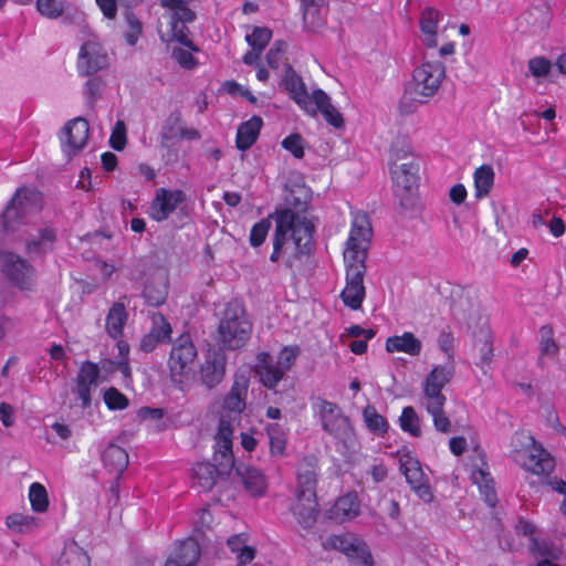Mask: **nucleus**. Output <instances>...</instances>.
I'll use <instances>...</instances> for the list:
<instances>
[{
  "label": "nucleus",
  "mask_w": 566,
  "mask_h": 566,
  "mask_svg": "<svg viewBox=\"0 0 566 566\" xmlns=\"http://www.w3.org/2000/svg\"><path fill=\"white\" fill-rule=\"evenodd\" d=\"M255 369L261 382L269 389H274L285 375L284 370L276 364V360L268 353H260L258 355Z\"/></svg>",
  "instance_id": "27"
},
{
  "label": "nucleus",
  "mask_w": 566,
  "mask_h": 566,
  "mask_svg": "<svg viewBox=\"0 0 566 566\" xmlns=\"http://www.w3.org/2000/svg\"><path fill=\"white\" fill-rule=\"evenodd\" d=\"M359 501L355 493L340 496L332 507V517L338 522H345L359 514Z\"/></svg>",
  "instance_id": "36"
},
{
  "label": "nucleus",
  "mask_w": 566,
  "mask_h": 566,
  "mask_svg": "<svg viewBox=\"0 0 566 566\" xmlns=\"http://www.w3.org/2000/svg\"><path fill=\"white\" fill-rule=\"evenodd\" d=\"M272 36V31L264 27H256L252 33L247 34L245 40L249 45L258 51H263Z\"/></svg>",
  "instance_id": "55"
},
{
  "label": "nucleus",
  "mask_w": 566,
  "mask_h": 566,
  "mask_svg": "<svg viewBox=\"0 0 566 566\" xmlns=\"http://www.w3.org/2000/svg\"><path fill=\"white\" fill-rule=\"evenodd\" d=\"M271 228V222L268 219H262L260 222L255 223L250 233V243L253 247L261 245Z\"/></svg>",
  "instance_id": "61"
},
{
  "label": "nucleus",
  "mask_w": 566,
  "mask_h": 566,
  "mask_svg": "<svg viewBox=\"0 0 566 566\" xmlns=\"http://www.w3.org/2000/svg\"><path fill=\"white\" fill-rule=\"evenodd\" d=\"M251 323L238 302L228 303L218 327V340L222 347L238 349L251 335Z\"/></svg>",
  "instance_id": "6"
},
{
  "label": "nucleus",
  "mask_w": 566,
  "mask_h": 566,
  "mask_svg": "<svg viewBox=\"0 0 566 566\" xmlns=\"http://www.w3.org/2000/svg\"><path fill=\"white\" fill-rule=\"evenodd\" d=\"M298 355L300 348L297 346H285L279 353L276 364L286 373L291 369Z\"/></svg>",
  "instance_id": "60"
},
{
  "label": "nucleus",
  "mask_w": 566,
  "mask_h": 566,
  "mask_svg": "<svg viewBox=\"0 0 566 566\" xmlns=\"http://www.w3.org/2000/svg\"><path fill=\"white\" fill-rule=\"evenodd\" d=\"M199 556V544L189 538L176 545L164 566H193Z\"/></svg>",
  "instance_id": "29"
},
{
  "label": "nucleus",
  "mask_w": 566,
  "mask_h": 566,
  "mask_svg": "<svg viewBox=\"0 0 566 566\" xmlns=\"http://www.w3.org/2000/svg\"><path fill=\"white\" fill-rule=\"evenodd\" d=\"M522 469L536 475L548 474L554 469V460L551 454L536 441L524 454L523 462H515Z\"/></svg>",
  "instance_id": "23"
},
{
  "label": "nucleus",
  "mask_w": 566,
  "mask_h": 566,
  "mask_svg": "<svg viewBox=\"0 0 566 566\" xmlns=\"http://www.w3.org/2000/svg\"><path fill=\"white\" fill-rule=\"evenodd\" d=\"M346 285L340 293L344 304L350 310H359L365 298L364 276L366 265L363 263L345 262Z\"/></svg>",
  "instance_id": "13"
},
{
  "label": "nucleus",
  "mask_w": 566,
  "mask_h": 566,
  "mask_svg": "<svg viewBox=\"0 0 566 566\" xmlns=\"http://www.w3.org/2000/svg\"><path fill=\"white\" fill-rule=\"evenodd\" d=\"M7 526L18 533H31L40 526L39 518L23 513H13L6 518Z\"/></svg>",
  "instance_id": "44"
},
{
  "label": "nucleus",
  "mask_w": 566,
  "mask_h": 566,
  "mask_svg": "<svg viewBox=\"0 0 566 566\" xmlns=\"http://www.w3.org/2000/svg\"><path fill=\"white\" fill-rule=\"evenodd\" d=\"M317 408L322 427L326 432L343 441L350 440L353 428L336 403L319 399Z\"/></svg>",
  "instance_id": "12"
},
{
  "label": "nucleus",
  "mask_w": 566,
  "mask_h": 566,
  "mask_svg": "<svg viewBox=\"0 0 566 566\" xmlns=\"http://www.w3.org/2000/svg\"><path fill=\"white\" fill-rule=\"evenodd\" d=\"M101 368L97 364L83 361L71 391L74 396L72 405L81 409H87L92 405V397L99 384Z\"/></svg>",
  "instance_id": "11"
},
{
  "label": "nucleus",
  "mask_w": 566,
  "mask_h": 566,
  "mask_svg": "<svg viewBox=\"0 0 566 566\" xmlns=\"http://www.w3.org/2000/svg\"><path fill=\"white\" fill-rule=\"evenodd\" d=\"M227 359L220 350H210L205 361L200 365L199 378L200 381L208 388H213L219 385L226 374Z\"/></svg>",
  "instance_id": "20"
},
{
  "label": "nucleus",
  "mask_w": 566,
  "mask_h": 566,
  "mask_svg": "<svg viewBox=\"0 0 566 566\" xmlns=\"http://www.w3.org/2000/svg\"><path fill=\"white\" fill-rule=\"evenodd\" d=\"M38 11L48 19H57L65 9V2L62 0H38Z\"/></svg>",
  "instance_id": "54"
},
{
  "label": "nucleus",
  "mask_w": 566,
  "mask_h": 566,
  "mask_svg": "<svg viewBox=\"0 0 566 566\" xmlns=\"http://www.w3.org/2000/svg\"><path fill=\"white\" fill-rule=\"evenodd\" d=\"M311 199L312 191L303 182L286 185L285 206L271 214L275 220L272 262L286 256V266H292L294 259L308 252L314 232V224L306 212Z\"/></svg>",
  "instance_id": "1"
},
{
  "label": "nucleus",
  "mask_w": 566,
  "mask_h": 566,
  "mask_svg": "<svg viewBox=\"0 0 566 566\" xmlns=\"http://www.w3.org/2000/svg\"><path fill=\"white\" fill-rule=\"evenodd\" d=\"M233 427L229 419L221 417L216 433L214 461L219 463V472L229 474L234 467L232 453Z\"/></svg>",
  "instance_id": "15"
},
{
  "label": "nucleus",
  "mask_w": 566,
  "mask_h": 566,
  "mask_svg": "<svg viewBox=\"0 0 566 566\" xmlns=\"http://www.w3.org/2000/svg\"><path fill=\"white\" fill-rule=\"evenodd\" d=\"M535 441L534 437L524 430L516 431L510 443V458L514 462H523L524 454L530 451L532 443Z\"/></svg>",
  "instance_id": "42"
},
{
  "label": "nucleus",
  "mask_w": 566,
  "mask_h": 566,
  "mask_svg": "<svg viewBox=\"0 0 566 566\" xmlns=\"http://www.w3.org/2000/svg\"><path fill=\"white\" fill-rule=\"evenodd\" d=\"M446 402L447 397L442 390L422 384L421 406L432 417L436 430L442 433H449L452 429L451 421L443 409Z\"/></svg>",
  "instance_id": "14"
},
{
  "label": "nucleus",
  "mask_w": 566,
  "mask_h": 566,
  "mask_svg": "<svg viewBox=\"0 0 566 566\" xmlns=\"http://www.w3.org/2000/svg\"><path fill=\"white\" fill-rule=\"evenodd\" d=\"M522 469L536 475L548 474L554 469V460L551 454L536 441L524 454L523 462H515Z\"/></svg>",
  "instance_id": "22"
},
{
  "label": "nucleus",
  "mask_w": 566,
  "mask_h": 566,
  "mask_svg": "<svg viewBox=\"0 0 566 566\" xmlns=\"http://www.w3.org/2000/svg\"><path fill=\"white\" fill-rule=\"evenodd\" d=\"M287 45L282 41H276L273 43L272 48L266 53V62L270 67L277 69L280 66L281 60L286 52Z\"/></svg>",
  "instance_id": "62"
},
{
  "label": "nucleus",
  "mask_w": 566,
  "mask_h": 566,
  "mask_svg": "<svg viewBox=\"0 0 566 566\" xmlns=\"http://www.w3.org/2000/svg\"><path fill=\"white\" fill-rule=\"evenodd\" d=\"M1 272L7 281L21 291H33L35 269L25 259L12 252L0 253Z\"/></svg>",
  "instance_id": "9"
},
{
  "label": "nucleus",
  "mask_w": 566,
  "mask_h": 566,
  "mask_svg": "<svg viewBox=\"0 0 566 566\" xmlns=\"http://www.w3.org/2000/svg\"><path fill=\"white\" fill-rule=\"evenodd\" d=\"M127 31L125 33L126 42L129 45H135L143 32V24L140 20L132 12H128L125 18Z\"/></svg>",
  "instance_id": "56"
},
{
  "label": "nucleus",
  "mask_w": 566,
  "mask_h": 566,
  "mask_svg": "<svg viewBox=\"0 0 566 566\" xmlns=\"http://www.w3.org/2000/svg\"><path fill=\"white\" fill-rule=\"evenodd\" d=\"M266 432L272 455H284L286 448V433L279 424H269Z\"/></svg>",
  "instance_id": "48"
},
{
  "label": "nucleus",
  "mask_w": 566,
  "mask_h": 566,
  "mask_svg": "<svg viewBox=\"0 0 566 566\" xmlns=\"http://www.w3.org/2000/svg\"><path fill=\"white\" fill-rule=\"evenodd\" d=\"M334 548L340 551L356 566H374L368 545L353 535L334 536L331 538Z\"/></svg>",
  "instance_id": "16"
},
{
  "label": "nucleus",
  "mask_w": 566,
  "mask_h": 566,
  "mask_svg": "<svg viewBox=\"0 0 566 566\" xmlns=\"http://www.w3.org/2000/svg\"><path fill=\"white\" fill-rule=\"evenodd\" d=\"M167 290L164 282H154L147 284L144 289V296L151 306H159L166 300Z\"/></svg>",
  "instance_id": "52"
},
{
  "label": "nucleus",
  "mask_w": 566,
  "mask_h": 566,
  "mask_svg": "<svg viewBox=\"0 0 566 566\" xmlns=\"http://www.w3.org/2000/svg\"><path fill=\"white\" fill-rule=\"evenodd\" d=\"M104 465L117 475L122 474L128 465V453L114 443L107 446L102 455Z\"/></svg>",
  "instance_id": "39"
},
{
  "label": "nucleus",
  "mask_w": 566,
  "mask_h": 566,
  "mask_svg": "<svg viewBox=\"0 0 566 566\" xmlns=\"http://www.w3.org/2000/svg\"><path fill=\"white\" fill-rule=\"evenodd\" d=\"M104 401L112 410H123L128 407L127 397L114 387L105 391Z\"/></svg>",
  "instance_id": "59"
},
{
  "label": "nucleus",
  "mask_w": 566,
  "mask_h": 566,
  "mask_svg": "<svg viewBox=\"0 0 566 566\" xmlns=\"http://www.w3.org/2000/svg\"><path fill=\"white\" fill-rule=\"evenodd\" d=\"M29 500L33 511L38 513H43L48 510V492L42 484L38 482L31 484L29 490Z\"/></svg>",
  "instance_id": "50"
},
{
  "label": "nucleus",
  "mask_w": 566,
  "mask_h": 566,
  "mask_svg": "<svg viewBox=\"0 0 566 566\" xmlns=\"http://www.w3.org/2000/svg\"><path fill=\"white\" fill-rule=\"evenodd\" d=\"M528 547L532 553L543 558L557 559L559 556L558 549L545 541H538L536 537L531 538Z\"/></svg>",
  "instance_id": "57"
},
{
  "label": "nucleus",
  "mask_w": 566,
  "mask_h": 566,
  "mask_svg": "<svg viewBox=\"0 0 566 566\" xmlns=\"http://www.w3.org/2000/svg\"><path fill=\"white\" fill-rule=\"evenodd\" d=\"M90 126L82 117L70 120L63 128L62 149L70 157L77 154L87 143Z\"/></svg>",
  "instance_id": "17"
},
{
  "label": "nucleus",
  "mask_w": 566,
  "mask_h": 566,
  "mask_svg": "<svg viewBox=\"0 0 566 566\" xmlns=\"http://www.w3.org/2000/svg\"><path fill=\"white\" fill-rule=\"evenodd\" d=\"M107 64V55L97 41L88 40L81 46L77 67L82 75L94 74Z\"/></svg>",
  "instance_id": "18"
},
{
  "label": "nucleus",
  "mask_w": 566,
  "mask_h": 566,
  "mask_svg": "<svg viewBox=\"0 0 566 566\" xmlns=\"http://www.w3.org/2000/svg\"><path fill=\"white\" fill-rule=\"evenodd\" d=\"M245 534H237L228 538L227 544L232 553L237 555L238 566L251 563L255 557V549L247 545Z\"/></svg>",
  "instance_id": "41"
},
{
  "label": "nucleus",
  "mask_w": 566,
  "mask_h": 566,
  "mask_svg": "<svg viewBox=\"0 0 566 566\" xmlns=\"http://www.w3.org/2000/svg\"><path fill=\"white\" fill-rule=\"evenodd\" d=\"M283 84L290 96L301 108L313 111V93L311 95L307 93L302 77L290 65H286Z\"/></svg>",
  "instance_id": "25"
},
{
  "label": "nucleus",
  "mask_w": 566,
  "mask_h": 566,
  "mask_svg": "<svg viewBox=\"0 0 566 566\" xmlns=\"http://www.w3.org/2000/svg\"><path fill=\"white\" fill-rule=\"evenodd\" d=\"M237 475L241 479L245 489L253 496H261L266 490L264 475L255 468L239 465L235 468Z\"/></svg>",
  "instance_id": "34"
},
{
  "label": "nucleus",
  "mask_w": 566,
  "mask_h": 566,
  "mask_svg": "<svg viewBox=\"0 0 566 566\" xmlns=\"http://www.w3.org/2000/svg\"><path fill=\"white\" fill-rule=\"evenodd\" d=\"M440 21V12L433 8H426L420 17L421 41L427 48H436L438 44L437 31Z\"/></svg>",
  "instance_id": "33"
},
{
  "label": "nucleus",
  "mask_w": 566,
  "mask_h": 566,
  "mask_svg": "<svg viewBox=\"0 0 566 566\" xmlns=\"http://www.w3.org/2000/svg\"><path fill=\"white\" fill-rule=\"evenodd\" d=\"M282 146L296 158L304 156L303 138L298 134H292L283 139Z\"/></svg>",
  "instance_id": "63"
},
{
  "label": "nucleus",
  "mask_w": 566,
  "mask_h": 566,
  "mask_svg": "<svg viewBox=\"0 0 566 566\" xmlns=\"http://www.w3.org/2000/svg\"><path fill=\"white\" fill-rule=\"evenodd\" d=\"M249 388V378L244 375H235L233 385L224 398V409L241 413L245 408V399Z\"/></svg>",
  "instance_id": "31"
},
{
  "label": "nucleus",
  "mask_w": 566,
  "mask_h": 566,
  "mask_svg": "<svg viewBox=\"0 0 566 566\" xmlns=\"http://www.w3.org/2000/svg\"><path fill=\"white\" fill-rule=\"evenodd\" d=\"M472 480L484 495L485 502L490 506H493L496 502V494L494 492L493 480L490 474L482 469H478L472 472Z\"/></svg>",
  "instance_id": "45"
},
{
  "label": "nucleus",
  "mask_w": 566,
  "mask_h": 566,
  "mask_svg": "<svg viewBox=\"0 0 566 566\" xmlns=\"http://www.w3.org/2000/svg\"><path fill=\"white\" fill-rule=\"evenodd\" d=\"M400 470L403 473L408 484L419 497L428 502L432 499L429 481L423 473L417 459L406 457L400 460Z\"/></svg>",
  "instance_id": "19"
},
{
  "label": "nucleus",
  "mask_w": 566,
  "mask_h": 566,
  "mask_svg": "<svg viewBox=\"0 0 566 566\" xmlns=\"http://www.w3.org/2000/svg\"><path fill=\"white\" fill-rule=\"evenodd\" d=\"M61 566H90V557L78 545L71 544L63 551Z\"/></svg>",
  "instance_id": "47"
},
{
  "label": "nucleus",
  "mask_w": 566,
  "mask_h": 566,
  "mask_svg": "<svg viewBox=\"0 0 566 566\" xmlns=\"http://www.w3.org/2000/svg\"><path fill=\"white\" fill-rule=\"evenodd\" d=\"M167 10L158 20V33L164 42L177 41L185 46L197 51L192 41L188 39L187 23L195 20L196 14L187 6V0H161Z\"/></svg>",
  "instance_id": "3"
},
{
  "label": "nucleus",
  "mask_w": 566,
  "mask_h": 566,
  "mask_svg": "<svg viewBox=\"0 0 566 566\" xmlns=\"http://www.w3.org/2000/svg\"><path fill=\"white\" fill-rule=\"evenodd\" d=\"M452 313L458 322L465 324L469 329L473 331L475 337L474 345L480 352L481 360L488 364L493 356L492 335L488 326V316L482 312L479 304L472 303L469 298L453 304Z\"/></svg>",
  "instance_id": "4"
},
{
  "label": "nucleus",
  "mask_w": 566,
  "mask_h": 566,
  "mask_svg": "<svg viewBox=\"0 0 566 566\" xmlns=\"http://www.w3.org/2000/svg\"><path fill=\"white\" fill-rule=\"evenodd\" d=\"M218 475H224L219 472L218 462H216V465L208 462L197 463L192 469L193 482L205 491L213 488Z\"/></svg>",
  "instance_id": "38"
},
{
  "label": "nucleus",
  "mask_w": 566,
  "mask_h": 566,
  "mask_svg": "<svg viewBox=\"0 0 566 566\" xmlns=\"http://www.w3.org/2000/svg\"><path fill=\"white\" fill-rule=\"evenodd\" d=\"M262 124V118L259 116L242 123L237 132V147L241 150L249 149L258 139Z\"/></svg>",
  "instance_id": "37"
},
{
  "label": "nucleus",
  "mask_w": 566,
  "mask_h": 566,
  "mask_svg": "<svg viewBox=\"0 0 566 566\" xmlns=\"http://www.w3.org/2000/svg\"><path fill=\"white\" fill-rule=\"evenodd\" d=\"M164 343H168L171 338L172 328L170 323L160 313L151 315V328L149 331Z\"/></svg>",
  "instance_id": "51"
},
{
  "label": "nucleus",
  "mask_w": 566,
  "mask_h": 566,
  "mask_svg": "<svg viewBox=\"0 0 566 566\" xmlns=\"http://www.w3.org/2000/svg\"><path fill=\"white\" fill-rule=\"evenodd\" d=\"M399 423L401 429L412 437L418 438L422 433L420 418L416 412L415 408L411 406L405 407L402 409L401 416L399 418Z\"/></svg>",
  "instance_id": "46"
},
{
  "label": "nucleus",
  "mask_w": 566,
  "mask_h": 566,
  "mask_svg": "<svg viewBox=\"0 0 566 566\" xmlns=\"http://www.w3.org/2000/svg\"><path fill=\"white\" fill-rule=\"evenodd\" d=\"M296 497H316V461L312 457L304 458L297 469Z\"/></svg>",
  "instance_id": "26"
},
{
  "label": "nucleus",
  "mask_w": 566,
  "mask_h": 566,
  "mask_svg": "<svg viewBox=\"0 0 566 566\" xmlns=\"http://www.w3.org/2000/svg\"><path fill=\"white\" fill-rule=\"evenodd\" d=\"M313 111H305L312 116L321 112L327 123L335 128H340L344 125L342 114L332 105L328 95L322 90L313 91L312 99Z\"/></svg>",
  "instance_id": "28"
},
{
  "label": "nucleus",
  "mask_w": 566,
  "mask_h": 566,
  "mask_svg": "<svg viewBox=\"0 0 566 566\" xmlns=\"http://www.w3.org/2000/svg\"><path fill=\"white\" fill-rule=\"evenodd\" d=\"M371 237L373 229L367 214L356 212L346 241L344 261L365 264Z\"/></svg>",
  "instance_id": "7"
},
{
  "label": "nucleus",
  "mask_w": 566,
  "mask_h": 566,
  "mask_svg": "<svg viewBox=\"0 0 566 566\" xmlns=\"http://www.w3.org/2000/svg\"><path fill=\"white\" fill-rule=\"evenodd\" d=\"M184 198L185 196L181 190L158 189L151 201L149 216L158 222L166 220L176 210Z\"/></svg>",
  "instance_id": "21"
},
{
  "label": "nucleus",
  "mask_w": 566,
  "mask_h": 566,
  "mask_svg": "<svg viewBox=\"0 0 566 566\" xmlns=\"http://www.w3.org/2000/svg\"><path fill=\"white\" fill-rule=\"evenodd\" d=\"M128 321V312L124 302L112 304L105 318V331L114 340H119L124 335V327Z\"/></svg>",
  "instance_id": "30"
},
{
  "label": "nucleus",
  "mask_w": 566,
  "mask_h": 566,
  "mask_svg": "<svg viewBox=\"0 0 566 566\" xmlns=\"http://www.w3.org/2000/svg\"><path fill=\"white\" fill-rule=\"evenodd\" d=\"M40 209L41 196L38 191L19 189L3 212V226L7 230L15 231L18 224Z\"/></svg>",
  "instance_id": "10"
},
{
  "label": "nucleus",
  "mask_w": 566,
  "mask_h": 566,
  "mask_svg": "<svg viewBox=\"0 0 566 566\" xmlns=\"http://www.w3.org/2000/svg\"><path fill=\"white\" fill-rule=\"evenodd\" d=\"M389 171L400 206L413 207L418 198L419 160L408 144L397 140L391 145Z\"/></svg>",
  "instance_id": "2"
},
{
  "label": "nucleus",
  "mask_w": 566,
  "mask_h": 566,
  "mask_svg": "<svg viewBox=\"0 0 566 566\" xmlns=\"http://www.w3.org/2000/svg\"><path fill=\"white\" fill-rule=\"evenodd\" d=\"M388 353H405L410 356H418L422 350V343L412 333L405 332L402 335H394L386 340Z\"/></svg>",
  "instance_id": "32"
},
{
  "label": "nucleus",
  "mask_w": 566,
  "mask_h": 566,
  "mask_svg": "<svg viewBox=\"0 0 566 566\" xmlns=\"http://www.w3.org/2000/svg\"><path fill=\"white\" fill-rule=\"evenodd\" d=\"M363 418L367 428L377 434H382L388 430L387 420L377 412L374 406H366L363 410Z\"/></svg>",
  "instance_id": "49"
},
{
  "label": "nucleus",
  "mask_w": 566,
  "mask_h": 566,
  "mask_svg": "<svg viewBox=\"0 0 566 566\" xmlns=\"http://www.w3.org/2000/svg\"><path fill=\"white\" fill-rule=\"evenodd\" d=\"M197 355V348L189 334H182L175 340L168 359L170 376L175 382L184 384L189 379Z\"/></svg>",
  "instance_id": "8"
},
{
  "label": "nucleus",
  "mask_w": 566,
  "mask_h": 566,
  "mask_svg": "<svg viewBox=\"0 0 566 566\" xmlns=\"http://www.w3.org/2000/svg\"><path fill=\"white\" fill-rule=\"evenodd\" d=\"M181 126L182 123L179 114L169 115L160 133L163 143L166 144L172 139L179 138Z\"/></svg>",
  "instance_id": "53"
},
{
  "label": "nucleus",
  "mask_w": 566,
  "mask_h": 566,
  "mask_svg": "<svg viewBox=\"0 0 566 566\" xmlns=\"http://www.w3.org/2000/svg\"><path fill=\"white\" fill-rule=\"evenodd\" d=\"M541 333V353L544 356L553 357L558 352V346L553 338V329L549 326H543Z\"/></svg>",
  "instance_id": "58"
},
{
  "label": "nucleus",
  "mask_w": 566,
  "mask_h": 566,
  "mask_svg": "<svg viewBox=\"0 0 566 566\" xmlns=\"http://www.w3.org/2000/svg\"><path fill=\"white\" fill-rule=\"evenodd\" d=\"M551 62L545 57H534L528 61V69L533 76L544 77L551 71Z\"/></svg>",
  "instance_id": "64"
},
{
  "label": "nucleus",
  "mask_w": 566,
  "mask_h": 566,
  "mask_svg": "<svg viewBox=\"0 0 566 566\" xmlns=\"http://www.w3.org/2000/svg\"><path fill=\"white\" fill-rule=\"evenodd\" d=\"M292 511L301 526L304 528L312 527L315 524L317 516L316 497H296V501L292 506Z\"/></svg>",
  "instance_id": "35"
},
{
  "label": "nucleus",
  "mask_w": 566,
  "mask_h": 566,
  "mask_svg": "<svg viewBox=\"0 0 566 566\" xmlns=\"http://www.w3.org/2000/svg\"><path fill=\"white\" fill-rule=\"evenodd\" d=\"M56 231L50 227L34 228L25 238V252L29 255H41L53 250Z\"/></svg>",
  "instance_id": "24"
},
{
  "label": "nucleus",
  "mask_w": 566,
  "mask_h": 566,
  "mask_svg": "<svg viewBox=\"0 0 566 566\" xmlns=\"http://www.w3.org/2000/svg\"><path fill=\"white\" fill-rule=\"evenodd\" d=\"M446 77V67L439 61H423L412 71L406 92L410 97L426 104L434 97Z\"/></svg>",
  "instance_id": "5"
},
{
  "label": "nucleus",
  "mask_w": 566,
  "mask_h": 566,
  "mask_svg": "<svg viewBox=\"0 0 566 566\" xmlns=\"http://www.w3.org/2000/svg\"><path fill=\"white\" fill-rule=\"evenodd\" d=\"M494 169L490 165H482L474 170V196L476 199H483L489 196L494 185Z\"/></svg>",
  "instance_id": "40"
},
{
  "label": "nucleus",
  "mask_w": 566,
  "mask_h": 566,
  "mask_svg": "<svg viewBox=\"0 0 566 566\" xmlns=\"http://www.w3.org/2000/svg\"><path fill=\"white\" fill-rule=\"evenodd\" d=\"M453 375L454 367L451 363L443 366H436L427 375L423 384L442 390L451 381Z\"/></svg>",
  "instance_id": "43"
}]
</instances>
